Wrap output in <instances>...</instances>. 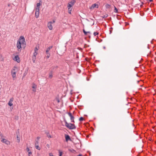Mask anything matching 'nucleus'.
Instances as JSON below:
<instances>
[{
	"mask_svg": "<svg viewBox=\"0 0 156 156\" xmlns=\"http://www.w3.org/2000/svg\"><path fill=\"white\" fill-rule=\"evenodd\" d=\"M98 33L96 32H94V36H95L96 35H98Z\"/></svg>",
	"mask_w": 156,
	"mask_h": 156,
	"instance_id": "nucleus-26",
	"label": "nucleus"
},
{
	"mask_svg": "<svg viewBox=\"0 0 156 156\" xmlns=\"http://www.w3.org/2000/svg\"><path fill=\"white\" fill-rule=\"evenodd\" d=\"M68 115L70 117V120H71V121L72 122H74V117L72 115V114L71 113L69 112L68 113Z\"/></svg>",
	"mask_w": 156,
	"mask_h": 156,
	"instance_id": "nucleus-9",
	"label": "nucleus"
},
{
	"mask_svg": "<svg viewBox=\"0 0 156 156\" xmlns=\"http://www.w3.org/2000/svg\"><path fill=\"white\" fill-rule=\"evenodd\" d=\"M95 7L97 8H98V5L96 3L93 4L90 7V9H93Z\"/></svg>",
	"mask_w": 156,
	"mask_h": 156,
	"instance_id": "nucleus-12",
	"label": "nucleus"
},
{
	"mask_svg": "<svg viewBox=\"0 0 156 156\" xmlns=\"http://www.w3.org/2000/svg\"><path fill=\"white\" fill-rule=\"evenodd\" d=\"M105 6L106 7V8H109L110 7V5H109L108 4H107L106 5H105Z\"/></svg>",
	"mask_w": 156,
	"mask_h": 156,
	"instance_id": "nucleus-28",
	"label": "nucleus"
},
{
	"mask_svg": "<svg viewBox=\"0 0 156 156\" xmlns=\"http://www.w3.org/2000/svg\"><path fill=\"white\" fill-rule=\"evenodd\" d=\"M47 136L49 138H51V136L49 133H46Z\"/></svg>",
	"mask_w": 156,
	"mask_h": 156,
	"instance_id": "nucleus-18",
	"label": "nucleus"
},
{
	"mask_svg": "<svg viewBox=\"0 0 156 156\" xmlns=\"http://www.w3.org/2000/svg\"><path fill=\"white\" fill-rule=\"evenodd\" d=\"M39 10H40L39 9L38 10H37V9H36V12L35 13V16L36 18H37L39 17Z\"/></svg>",
	"mask_w": 156,
	"mask_h": 156,
	"instance_id": "nucleus-11",
	"label": "nucleus"
},
{
	"mask_svg": "<svg viewBox=\"0 0 156 156\" xmlns=\"http://www.w3.org/2000/svg\"><path fill=\"white\" fill-rule=\"evenodd\" d=\"M16 140H17V142L18 143H19V142H20V138L19 136H18L17 135H16Z\"/></svg>",
	"mask_w": 156,
	"mask_h": 156,
	"instance_id": "nucleus-17",
	"label": "nucleus"
},
{
	"mask_svg": "<svg viewBox=\"0 0 156 156\" xmlns=\"http://www.w3.org/2000/svg\"><path fill=\"white\" fill-rule=\"evenodd\" d=\"M17 70V67L16 66H14L11 70V74L13 80H14L16 77V73Z\"/></svg>",
	"mask_w": 156,
	"mask_h": 156,
	"instance_id": "nucleus-3",
	"label": "nucleus"
},
{
	"mask_svg": "<svg viewBox=\"0 0 156 156\" xmlns=\"http://www.w3.org/2000/svg\"><path fill=\"white\" fill-rule=\"evenodd\" d=\"M26 43L25 41V38L23 36L20 37L19 40L17 42L16 47L18 49H20L23 47V48L25 47Z\"/></svg>",
	"mask_w": 156,
	"mask_h": 156,
	"instance_id": "nucleus-1",
	"label": "nucleus"
},
{
	"mask_svg": "<svg viewBox=\"0 0 156 156\" xmlns=\"http://www.w3.org/2000/svg\"><path fill=\"white\" fill-rule=\"evenodd\" d=\"M112 28H110V34H111V33H112Z\"/></svg>",
	"mask_w": 156,
	"mask_h": 156,
	"instance_id": "nucleus-29",
	"label": "nucleus"
},
{
	"mask_svg": "<svg viewBox=\"0 0 156 156\" xmlns=\"http://www.w3.org/2000/svg\"><path fill=\"white\" fill-rule=\"evenodd\" d=\"M55 21L53 20V22L50 21L47 24L48 27L50 30H52L53 29L52 24L55 23Z\"/></svg>",
	"mask_w": 156,
	"mask_h": 156,
	"instance_id": "nucleus-6",
	"label": "nucleus"
},
{
	"mask_svg": "<svg viewBox=\"0 0 156 156\" xmlns=\"http://www.w3.org/2000/svg\"><path fill=\"white\" fill-rule=\"evenodd\" d=\"M40 5H41L40 3H37V8H36V9H37L38 10L39 9L40 10Z\"/></svg>",
	"mask_w": 156,
	"mask_h": 156,
	"instance_id": "nucleus-16",
	"label": "nucleus"
},
{
	"mask_svg": "<svg viewBox=\"0 0 156 156\" xmlns=\"http://www.w3.org/2000/svg\"><path fill=\"white\" fill-rule=\"evenodd\" d=\"M78 156H82V155L81 154H80L79 155H78Z\"/></svg>",
	"mask_w": 156,
	"mask_h": 156,
	"instance_id": "nucleus-37",
	"label": "nucleus"
},
{
	"mask_svg": "<svg viewBox=\"0 0 156 156\" xmlns=\"http://www.w3.org/2000/svg\"><path fill=\"white\" fill-rule=\"evenodd\" d=\"M57 101L58 103H59V100L58 99L57 100Z\"/></svg>",
	"mask_w": 156,
	"mask_h": 156,
	"instance_id": "nucleus-39",
	"label": "nucleus"
},
{
	"mask_svg": "<svg viewBox=\"0 0 156 156\" xmlns=\"http://www.w3.org/2000/svg\"><path fill=\"white\" fill-rule=\"evenodd\" d=\"M65 137L66 140V142H67L69 140H70V138L69 135H65Z\"/></svg>",
	"mask_w": 156,
	"mask_h": 156,
	"instance_id": "nucleus-14",
	"label": "nucleus"
},
{
	"mask_svg": "<svg viewBox=\"0 0 156 156\" xmlns=\"http://www.w3.org/2000/svg\"><path fill=\"white\" fill-rule=\"evenodd\" d=\"M52 48V46H51L49 47L48 48V49L50 50Z\"/></svg>",
	"mask_w": 156,
	"mask_h": 156,
	"instance_id": "nucleus-33",
	"label": "nucleus"
},
{
	"mask_svg": "<svg viewBox=\"0 0 156 156\" xmlns=\"http://www.w3.org/2000/svg\"><path fill=\"white\" fill-rule=\"evenodd\" d=\"M32 87L33 88L32 90L34 92H36L37 87V85L34 83H33Z\"/></svg>",
	"mask_w": 156,
	"mask_h": 156,
	"instance_id": "nucleus-10",
	"label": "nucleus"
},
{
	"mask_svg": "<svg viewBox=\"0 0 156 156\" xmlns=\"http://www.w3.org/2000/svg\"><path fill=\"white\" fill-rule=\"evenodd\" d=\"M50 50L48 49V48H47L46 51V53H48V52H49V51Z\"/></svg>",
	"mask_w": 156,
	"mask_h": 156,
	"instance_id": "nucleus-27",
	"label": "nucleus"
},
{
	"mask_svg": "<svg viewBox=\"0 0 156 156\" xmlns=\"http://www.w3.org/2000/svg\"><path fill=\"white\" fill-rule=\"evenodd\" d=\"M46 146H47V147H48V148H49L50 147V145L48 144H47Z\"/></svg>",
	"mask_w": 156,
	"mask_h": 156,
	"instance_id": "nucleus-34",
	"label": "nucleus"
},
{
	"mask_svg": "<svg viewBox=\"0 0 156 156\" xmlns=\"http://www.w3.org/2000/svg\"><path fill=\"white\" fill-rule=\"evenodd\" d=\"M38 52V48L37 47H35L34 49V52L33 53L32 60L34 63H35L36 59V56L37 55Z\"/></svg>",
	"mask_w": 156,
	"mask_h": 156,
	"instance_id": "nucleus-5",
	"label": "nucleus"
},
{
	"mask_svg": "<svg viewBox=\"0 0 156 156\" xmlns=\"http://www.w3.org/2000/svg\"><path fill=\"white\" fill-rule=\"evenodd\" d=\"M83 31L84 33V34L85 35H87V33H90V32H86L84 30H83Z\"/></svg>",
	"mask_w": 156,
	"mask_h": 156,
	"instance_id": "nucleus-21",
	"label": "nucleus"
},
{
	"mask_svg": "<svg viewBox=\"0 0 156 156\" xmlns=\"http://www.w3.org/2000/svg\"><path fill=\"white\" fill-rule=\"evenodd\" d=\"M35 148L36 149L40 150L41 149V148L38 146V145L35 146Z\"/></svg>",
	"mask_w": 156,
	"mask_h": 156,
	"instance_id": "nucleus-20",
	"label": "nucleus"
},
{
	"mask_svg": "<svg viewBox=\"0 0 156 156\" xmlns=\"http://www.w3.org/2000/svg\"><path fill=\"white\" fill-rule=\"evenodd\" d=\"M59 156H62V155H59Z\"/></svg>",
	"mask_w": 156,
	"mask_h": 156,
	"instance_id": "nucleus-42",
	"label": "nucleus"
},
{
	"mask_svg": "<svg viewBox=\"0 0 156 156\" xmlns=\"http://www.w3.org/2000/svg\"><path fill=\"white\" fill-rule=\"evenodd\" d=\"M27 151L28 152V155L30 156L32 154V152L30 151V150L28 147H27L26 149Z\"/></svg>",
	"mask_w": 156,
	"mask_h": 156,
	"instance_id": "nucleus-15",
	"label": "nucleus"
},
{
	"mask_svg": "<svg viewBox=\"0 0 156 156\" xmlns=\"http://www.w3.org/2000/svg\"><path fill=\"white\" fill-rule=\"evenodd\" d=\"M83 119H84L82 117H81L79 119V120L80 121H82L83 120Z\"/></svg>",
	"mask_w": 156,
	"mask_h": 156,
	"instance_id": "nucleus-25",
	"label": "nucleus"
},
{
	"mask_svg": "<svg viewBox=\"0 0 156 156\" xmlns=\"http://www.w3.org/2000/svg\"><path fill=\"white\" fill-rule=\"evenodd\" d=\"M62 152H61V151H59V155H62Z\"/></svg>",
	"mask_w": 156,
	"mask_h": 156,
	"instance_id": "nucleus-30",
	"label": "nucleus"
},
{
	"mask_svg": "<svg viewBox=\"0 0 156 156\" xmlns=\"http://www.w3.org/2000/svg\"><path fill=\"white\" fill-rule=\"evenodd\" d=\"M121 119H120L119 118V123H121Z\"/></svg>",
	"mask_w": 156,
	"mask_h": 156,
	"instance_id": "nucleus-36",
	"label": "nucleus"
},
{
	"mask_svg": "<svg viewBox=\"0 0 156 156\" xmlns=\"http://www.w3.org/2000/svg\"><path fill=\"white\" fill-rule=\"evenodd\" d=\"M65 126L68 128L70 129H74L76 128V127L74 125L71 123H68L66 121H65Z\"/></svg>",
	"mask_w": 156,
	"mask_h": 156,
	"instance_id": "nucleus-4",
	"label": "nucleus"
},
{
	"mask_svg": "<svg viewBox=\"0 0 156 156\" xmlns=\"http://www.w3.org/2000/svg\"><path fill=\"white\" fill-rule=\"evenodd\" d=\"M69 151L72 152L74 153L76 152L73 149L69 150Z\"/></svg>",
	"mask_w": 156,
	"mask_h": 156,
	"instance_id": "nucleus-24",
	"label": "nucleus"
},
{
	"mask_svg": "<svg viewBox=\"0 0 156 156\" xmlns=\"http://www.w3.org/2000/svg\"><path fill=\"white\" fill-rule=\"evenodd\" d=\"M13 59L14 60L16 61L18 63L20 62V58L18 55L15 56L13 58Z\"/></svg>",
	"mask_w": 156,
	"mask_h": 156,
	"instance_id": "nucleus-8",
	"label": "nucleus"
},
{
	"mask_svg": "<svg viewBox=\"0 0 156 156\" xmlns=\"http://www.w3.org/2000/svg\"><path fill=\"white\" fill-rule=\"evenodd\" d=\"M149 1L150 2H151L153 1V0H149Z\"/></svg>",
	"mask_w": 156,
	"mask_h": 156,
	"instance_id": "nucleus-38",
	"label": "nucleus"
},
{
	"mask_svg": "<svg viewBox=\"0 0 156 156\" xmlns=\"http://www.w3.org/2000/svg\"><path fill=\"white\" fill-rule=\"evenodd\" d=\"M75 2L76 1L75 0H72L68 4V13L70 14H71V12L73 9V6L74 5Z\"/></svg>",
	"mask_w": 156,
	"mask_h": 156,
	"instance_id": "nucleus-2",
	"label": "nucleus"
},
{
	"mask_svg": "<svg viewBox=\"0 0 156 156\" xmlns=\"http://www.w3.org/2000/svg\"><path fill=\"white\" fill-rule=\"evenodd\" d=\"M115 12H117V9L116 8V7H115Z\"/></svg>",
	"mask_w": 156,
	"mask_h": 156,
	"instance_id": "nucleus-32",
	"label": "nucleus"
},
{
	"mask_svg": "<svg viewBox=\"0 0 156 156\" xmlns=\"http://www.w3.org/2000/svg\"><path fill=\"white\" fill-rule=\"evenodd\" d=\"M40 137H37V140H39V139H40Z\"/></svg>",
	"mask_w": 156,
	"mask_h": 156,
	"instance_id": "nucleus-35",
	"label": "nucleus"
},
{
	"mask_svg": "<svg viewBox=\"0 0 156 156\" xmlns=\"http://www.w3.org/2000/svg\"><path fill=\"white\" fill-rule=\"evenodd\" d=\"M38 143L39 142H38V140H36L35 142V145L36 146V145H38Z\"/></svg>",
	"mask_w": 156,
	"mask_h": 156,
	"instance_id": "nucleus-23",
	"label": "nucleus"
},
{
	"mask_svg": "<svg viewBox=\"0 0 156 156\" xmlns=\"http://www.w3.org/2000/svg\"><path fill=\"white\" fill-rule=\"evenodd\" d=\"M13 98H12L10 99L8 103V105L10 106H11L13 105V104L12 103V102L13 101Z\"/></svg>",
	"mask_w": 156,
	"mask_h": 156,
	"instance_id": "nucleus-13",
	"label": "nucleus"
},
{
	"mask_svg": "<svg viewBox=\"0 0 156 156\" xmlns=\"http://www.w3.org/2000/svg\"><path fill=\"white\" fill-rule=\"evenodd\" d=\"M46 54L47 55L46 57L47 58H48L50 57V54L49 52H48V53H46Z\"/></svg>",
	"mask_w": 156,
	"mask_h": 156,
	"instance_id": "nucleus-22",
	"label": "nucleus"
},
{
	"mask_svg": "<svg viewBox=\"0 0 156 156\" xmlns=\"http://www.w3.org/2000/svg\"><path fill=\"white\" fill-rule=\"evenodd\" d=\"M52 77H53V75H52V73H50L49 74V78H50V79H51L52 78Z\"/></svg>",
	"mask_w": 156,
	"mask_h": 156,
	"instance_id": "nucleus-19",
	"label": "nucleus"
},
{
	"mask_svg": "<svg viewBox=\"0 0 156 156\" xmlns=\"http://www.w3.org/2000/svg\"><path fill=\"white\" fill-rule=\"evenodd\" d=\"M129 103H128L126 105H128V104H129Z\"/></svg>",
	"mask_w": 156,
	"mask_h": 156,
	"instance_id": "nucleus-40",
	"label": "nucleus"
},
{
	"mask_svg": "<svg viewBox=\"0 0 156 156\" xmlns=\"http://www.w3.org/2000/svg\"><path fill=\"white\" fill-rule=\"evenodd\" d=\"M119 23L120 24V22H119Z\"/></svg>",
	"mask_w": 156,
	"mask_h": 156,
	"instance_id": "nucleus-41",
	"label": "nucleus"
},
{
	"mask_svg": "<svg viewBox=\"0 0 156 156\" xmlns=\"http://www.w3.org/2000/svg\"><path fill=\"white\" fill-rule=\"evenodd\" d=\"M108 15L107 14H106L103 17L104 18H106L108 16Z\"/></svg>",
	"mask_w": 156,
	"mask_h": 156,
	"instance_id": "nucleus-31",
	"label": "nucleus"
},
{
	"mask_svg": "<svg viewBox=\"0 0 156 156\" xmlns=\"http://www.w3.org/2000/svg\"><path fill=\"white\" fill-rule=\"evenodd\" d=\"M1 141L2 143L5 144L7 145H9L10 144V142L6 139H3L1 140Z\"/></svg>",
	"mask_w": 156,
	"mask_h": 156,
	"instance_id": "nucleus-7",
	"label": "nucleus"
}]
</instances>
